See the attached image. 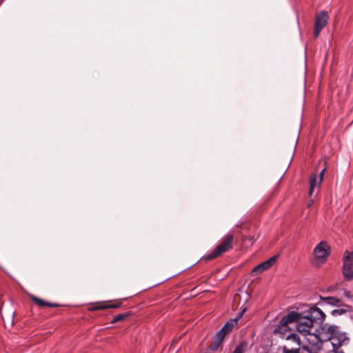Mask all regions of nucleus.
<instances>
[{"label":"nucleus","mask_w":353,"mask_h":353,"mask_svg":"<svg viewBox=\"0 0 353 353\" xmlns=\"http://www.w3.org/2000/svg\"><path fill=\"white\" fill-rule=\"evenodd\" d=\"M111 301H98L90 303L88 308V311L93 312L97 310H104L108 309H116L122 305L121 300H117L114 303H111Z\"/></svg>","instance_id":"nucleus-8"},{"label":"nucleus","mask_w":353,"mask_h":353,"mask_svg":"<svg viewBox=\"0 0 353 353\" xmlns=\"http://www.w3.org/2000/svg\"><path fill=\"white\" fill-rule=\"evenodd\" d=\"M342 273L346 281L353 279V251L346 250L343 258Z\"/></svg>","instance_id":"nucleus-5"},{"label":"nucleus","mask_w":353,"mask_h":353,"mask_svg":"<svg viewBox=\"0 0 353 353\" xmlns=\"http://www.w3.org/2000/svg\"><path fill=\"white\" fill-rule=\"evenodd\" d=\"M299 317V312L296 311H291L286 315L283 316L279 321L277 327L275 329V332L282 333L284 331L290 330V324L297 323Z\"/></svg>","instance_id":"nucleus-4"},{"label":"nucleus","mask_w":353,"mask_h":353,"mask_svg":"<svg viewBox=\"0 0 353 353\" xmlns=\"http://www.w3.org/2000/svg\"><path fill=\"white\" fill-rule=\"evenodd\" d=\"M245 309L242 310L240 313L238 314V315L234 319H230L220 330L218 332L220 334H223V336H226L228 334H229L233 328L236 326L239 320L241 319V317L243 315V313L245 312Z\"/></svg>","instance_id":"nucleus-9"},{"label":"nucleus","mask_w":353,"mask_h":353,"mask_svg":"<svg viewBox=\"0 0 353 353\" xmlns=\"http://www.w3.org/2000/svg\"><path fill=\"white\" fill-rule=\"evenodd\" d=\"M314 188H315L314 186H312V185H310V189H309V195H310V196H312V193L314 192Z\"/></svg>","instance_id":"nucleus-23"},{"label":"nucleus","mask_w":353,"mask_h":353,"mask_svg":"<svg viewBox=\"0 0 353 353\" xmlns=\"http://www.w3.org/2000/svg\"><path fill=\"white\" fill-rule=\"evenodd\" d=\"M248 345L245 341H241L234 349L232 353H243Z\"/></svg>","instance_id":"nucleus-16"},{"label":"nucleus","mask_w":353,"mask_h":353,"mask_svg":"<svg viewBox=\"0 0 353 353\" xmlns=\"http://www.w3.org/2000/svg\"><path fill=\"white\" fill-rule=\"evenodd\" d=\"M329 15L327 12L322 10L316 14L314 20V27L313 35L316 39L321 31L327 26L328 23Z\"/></svg>","instance_id":"nucleus-6"},{"label":"nucleus","mask_w":353,"mask_h":353,"mask_svg":"<svg viewBox=\"0 0 353 353\" xmlns=\"http://www.w3.org/2000/svg\"><path fill=\"white\" fill-rule=\"evenodd\" d=\"M325 168H324L320 172L319 174V183L320 184L322 181H323V174H324V172L325 171Z\"/></svg>","instance_id":"nucleus-21"},{"label":"nucleus","mask_w":353,"mask_h":353,"mask_svg":"<svg viewBox=\"0 0 353 353\" xmlns=\"http://www.w3.org/2000/svg\"><path fill=\"white\" fill-rule=\"evenodd\" d=\"M132 315V312H127L125 313L119 314L113 317L110 323L114 324L117 322H123L125 321L128 317Z\"/></svg>","instance_id":"nucleus-13"},{"label":"nucleus","mask_w":353,"mask_h":353,"mask_svg":"<svg viewBox=\"0 0 353 353\" xmlns=\"http://www.w3.org/2000/svg\"><path fill=\"white\" fill-rule=\"evenodd\" d=\"M30 298L39 308H42L44 307H59L61 306V305L59 303H52L46 301L34 295H30Z\"/></svg>","instance_id":"nucleus-11"},{"label":"nucleus","mask_w":353,"mask_h":353,"mask_svg":"<svg viewBox=\"0 0 353 353\" xmlns=\"http://www.w3.org/2000/svg\"><path fill=\"white\" fill-rule=\"evenodd\" d=\"M313 204V200H310L307 203V207L310 208Z\"/></svg>","instance_id":"nucleus-25"},{"label":"nucleus","mask_w":353,"mask_h":353,"mask_svg":"<svg viewBox=\"0 0 353 353\" xmlns=\"http://www.w3.org/2000/svg\"><path fill=\"white\" fill-rule=\"evenodd\" d=\"M224 339L225 336H223V334H220L219 332H217L214 335L213 338V342L210 345L208 349L213 352L216 351L221 346V343Z\"/></svg>","instance_id":"nucleus-12"},{"label":"nucleus","mask_w":353,"mask_h":353,"mask_svg":"<svg viewBox=\"0 0 353 353\" xmlns=\"http://www.w3.org/2000/svg\"><path fill=\"white\" fill-rule=\"evenodd\" d=\"M316 336L321 341H331L333 351L339 350L341 346L347 345L350 341L347 333L341 332L339 327L335 325L324 324L321 325L320 332Z\"/></svg>","instance_id":"nucleus-2"},{"label":"nucleus","mask_w":353,"mask_h":353,"mask_svg":"<svg viewBox=\"0 0 353 353\" xmlns=\"http://www.w3.org/2000/svg\"><path fill=\"white\" fill-rule=\"evenodd\" d=\"M344 296L347 298V299H352L353 297V295L351 293L350 291L349 290H344Z\"/></svg>","instance_id":"nucleus-20"},{"label":"nucleus","mask_w":353,"mask_h":353,"mask_svg":"<svg viewBox=\"0 0 353 353\" xmlns=\"http://www.w3.org/2000/svg\"><path fill=\"white\" fill-rule=\"evenodd\" d=\"M277 259L278 255H275L270 257L269 259L263 261V263H260L259 265H256L253 268L252 271V274L254 275H257L262 273L265 270H268L274 265V263L277 261Z\"/></svg>","instance_id":"nucleus-10"},{"label":"nucleus","mask_w":353,"mask_h":353,"mask_svg":"<svg viewBox=\"0 0 353 353\" xmlns=\"http://www.w3.org/2000/svg\"><path fill=\"white\" fill-rule=\"evenodd\" d=\"M314 188H315L314 186H312V185H310V189H309V195H310V196H312V193L314 192Z\"/></svg>","instance_id":"nucleus-22"},{"label":"nucleus","mask_w":353,"mask_h":353,"mask_svg":"<svg viewBox=\"0 0 353 353\" xmlns=\"http://www.w3.org/2000/svg\"><path fill=\"white\" fill-rule=\"evenodd\" d=\"M343 305L345 307H346L347 309H343V308H341V309H335V310H333L331 312V314L332 316L342 315L343 314H345L347 311H350L351 310V306L345 305V304H344Z\"/></svg>","instance_id":"nucleus-15"},{"label":"nucleus","mask_w":353,"mask_h":353,"mask_svg":"<svg viewBox=\"0 0 353 353\" xmlns=\"http://www.w3.org/2000/svg\"><path fill=\"white\" fill-rule=\"evenodd\" d=\"M3 0H0V3L3 1Z\"/></svg>","instance_id":"nucleus-27"},{"label":"nucleus","mask_w":353,"mask_h":353,"mask_svg":"<svg viewBox=\"0 0 353 353\" xmlns=\"http://www.w3.org/2000/svg\"><path fill=\"white\" fill-rule=\"evenodd\" d=\"M334 353H344L342 350H334Z\"/></svg>","instance_id":"nucleus-26"},{"label":"nucleus","mask_w":353,"mask_h":353,"mask_svg":"<svg viewBox=\"0 0 353 353\" xmlns=\"http://www.w3.org/2000/svg\"><path fill=\"white\" fill-rule=\"evenodd\" d=\"M234 241V236L232 234H227L221 239L220 243L216 245L214 250L211 251L207 254H205L200 259L201 261H210L220 256L223 253L232 249V243Z\"/></svg>","instance_id":"nucleus-3"},{"label":"nucleus","mask_w":353,"mask_h":353,"mask_svg":"<svg viewBox=\"0 0 353 353\" xmlns=\"http://www.w3.org/2000/svg\"><path fill=\"white\" fill-rule=\"evenodd\" d=\"M247 240H248L250 241V245H252L255 241L254 237H252V236H249V237L244 236H242L241 241L243 243H246Z\"/></svg>","instance_id":"nucleus-19"},{"label":"nucleus","mask_w":353,"mask_h":353,"mask_svg":"<svg viewBox=\"0 0 353 353\" xmlns=\"http://www.w3.org/2000/svg\"><path fill=\"white\" fill-rule=\"evenodd\" d=\"M325 300L327 304L331 305H334V306L342 305V304H341V301L339 299H337L334 296L326 297V298H325Z\"/></svg>","instance_id":"nucleus-14"},{"label":"nucleus","mask_w":353,"mask_h":353,"mask_svg":"<svg viewBox=\"0 0 353 353\" xmlns=\"http://www.w3.org/2000/svg\"><path fill=\"white\" fill-rule=\"evenodd\" d=\"M299 347L288 348L287 346H283L282 353H299Z\"/></svg>","instance_id":"nucleus-17"},{"label":"nucleus","mask_w":353,"mask_h":353,"mask_svg":"<svg viewBox=\"0 0 353 353\" xmlns=\"http://www.w3.org/2000/svg\"><path fill=\"white\" fill-rule=\"evenodd\" d=\"M318 176L316 174H312L310 177V185L316 187Z\"/></svg>","instance_id":"nucleus-18"},{"label":"nucleus","mask_w":353,"mask_h":353,"mask_svg":"<svg viewBox=\"0 0 353 353\" xmlns=\"http://www.w3.org/2000/svg\"><path fill=\"white\" fill-rule=\"evenodd\" d=\"M331 252V248L328 243L325 241L318 243L313 250V254L316 259H319L322 263L326 261Z\"/></svg>","instance_id":"nucleus-7"},{"label":"nucleus","mask_w":353,"mask_h":353,"mask_svg":"<svg viewBox=\"0 0 353 353\" xmlns=\"http://www.w3.org/2000/svg\"><path fill=\"white\" fill-rule=\"evenodd\" d=\"M290 336H292L294 339L296 338V335L295 334H290V335L288 336L287 338L289 339Z\"/></svg>","instance_id":"nucleus-24"},{"label":"nucleus","mask_w":353,"mask_h":353,"mask_svg":"<svg viewBox=\"0 0 353 353\" xmlns=\"http://www.w3.org/2000/svg\"><path fill=\"white\" fill-rule=\"evenodd\" d=\"M325 318V313L318 307L312 306L309 310L299 313V317L295 325L296 330L303 335H307L314 324L321 325Z\"/></svg>","instance_id":"nucleus-1"}]
</instances>
